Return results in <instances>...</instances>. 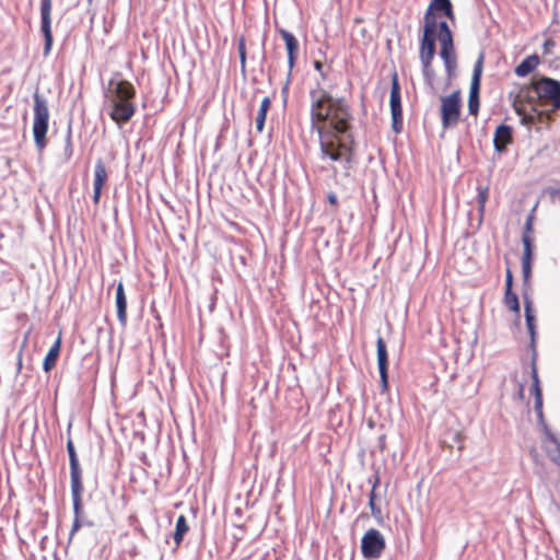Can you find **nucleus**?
Masks as SVG:
<instances>
[{
  "mask_svg": "<svg viewBox=\"0 0 560 560\" xmlns=\"http://www.w3.org/2000/svg\"><path fill=\"white\" fill-rule=\"evenodd\" d=\"M310 129L316 133L349 132L352 128V112L348 102L335 97L324 88L317 86L308 92Z\"/></svg>",
  "mask_w": 560,
  "mask_h": 560,
  "instance_id": "f257e3e1",
  "label": "nucleus"
},
{
  "mask_svg": "<svg viewBox=\"0 0 560 560\" xmlns=\"http://www.w3.org/2000/svg\"><path fill=\"white\" fill-rule=\"evenodd\" d=\"M440 13H443L450 20H454L455 15L451 0H431L424 14L422 37L434 38L440 42V56L444 61L448 77H452L457 67L453 34L447 22H438Z\"/></svg>",
  "mask_w": 560,
  "mask_h": 560,
  "instance_id": "f03ea898",
  "label": "nucleus"
},
{
  "mask_svg": "<svg viewBox=\"0 0 560 560\" xmlns=\"http://www.w3.org/2000/svg\"><path fill=\"white\" fill-rule=\"evenodd\" d=\"M319 159L324 162L339 163L347 171L352 168L354 160V140L349 132L317 133Z\"/></svg>",
  "mask_w": 560,
  "mask_h": 560,
  "instance_id": "7ed1b4c3",
  "label": "nucleus"
},
{
  "mask_svg": "<svg viewBox=\"0 0 560 560\" xmlns=\"http://www.w3.org/2000/svg\"><path fill=\"white\" fill-rule=\"evenodd\" d=\"M136 88L128 80L109 82L105 98L109 103L108 115L117 126H124L136 114Z\"/></svg>",
  "mask_w": 560,
  "mask_h": 560,
  "instance_id": "20e7f679",
  "label": "nucleus"
},
{
  "mask_svg": "<svg viewBox=\"0 0 560 560\" xmlns=\"http://www.w3.org/2000/svg\"><path fill=\"white\" fill-rule=\"evenodd\" d=\"M33 136L36 148L43 151L47 145L49 127V108L45 98L38 92L34 94Z\"/></svg>",
  "mask_w": 560,
  "mask_h": 560,
  "instance_id": "39448f33",
  "label": "nucleus"
},
{
  "mask_svg": "<svg viewBox=\"0 0 560 560\" xmlns=\"http://www.w3.org/2000/svg\"><path fill=\"white\" fill-rule=\"evenodd\" d=\"M536 85V94L538 97L539 106L550 104L552 106L551 110L560 109V82L542 77L538 80H535Z\"/></svg>",
  "mask_w": 560,
  "mask_h": 560,
  "instance_id": "423d86ee",
  "label": "nucleus"
},
{
  "mask_svg": "<svg viewBox=\"0 0 560 560\" xmlns=\"http://www.w3.org/2000/svg\"><path fill=\"white\" fill-rule=\"evenodd\" d=\"M510 100L512 102V107L517 115H522L526 112L527 104L530 108L539 106L535 80L532 81L530 84L521 85L515 93L511 92Z\"/></svg>",
  "mask_w": 560,
  "mask_h": 560,
  "instance_id": "0eeeda50",
  "label": "nucleus"
},
{
  "mask_svg": "<svg viewBox=\"0 0 560 560\" xmlns=\"http://www.w3.org/2000/svg\"><path fill=\"white\" fill-rule=\"evenodd\" d=\"M385 548V538L378 529L370 528L361 539V552L366 560L381 558Z\"/></svg>",
  "mask_w": 560,
  "mask_h": 560,
  "instance_id": "6e6552de",
  "label": "nucleus"
},
{
  "mask_svg": "<svg viewBox=\"0 0 560 560\" xmlns=\"http://www.w3.org/2000/svg\"><path fill=\"white\" fill-rule=\"evenodd\" d=\"M435 40L434 38H420L419 58L422 65V74L428 85L433 88L435 71L432 67V61L435 56Z\"/></svg>",
  "mask_w": 560,
  "mask_h": 560,
  "instance_id": "1a4fd4ad",
  "label": "nucleus"
},
{
  "mask_svg": "<svg viewBox=\"0 0 560 560\" xmlns=\"http://www.w3.org/2000/svg\"><path fill=\"white\" fill-rule=\"evenodd\" d=\"M460 92L454 91L451 95L441 98V120L444 128L458 124L460 118Z\"/></svg>",
  "mask_w": 560,
  "mask_h": 560,
  "instance_id": "9d476101",
  "label": "nucleus"
},
{
  "mask_svg": "<svg viewBox=\"0 0 560 560\" xmlns=\"http://www.w3.org/2000/svg\"><path fill=\"white\" fill-rule=\"evenodd\" d=\"M524 311H525V320L526 327L529 334V347L533 351V361L536 357V339H537V319L534 314L533 303L529 299L524 300ZM530 374H532V385H539V380L537 375L536 365L533 362L530 365Z\"/></svg>",
  "mask_w": 560,
  "mask_h": 560,
  "instance_id": "9b49d317",
  "label": "nucleus"
},
{
  "mask_svg": "<svg viewBox=\"0 0 560 560\" xmlns=\"http://www.w3.org/2000/svg\"><path fill=\"white\" fill-rule=\"evenodd\" d=\"M389 105L393 120V129L396 133H399L402 128V107L400 101V86L397 73H395L392 79Z\"/></svg>",
  "mask_w": 560,
  "mask_h": 560,
  "instance_id": "f8f14e48",
  "label": "nucleus"
},
{
  "mask_svg": "<svg viewBox=\"0 0 560 560\" xmlns=\"http://www.w3.org/2000/svg\"><path fill=\"white\" fill-rule=\"evenodd\" d=\"M51 0H40V30L45 38L44 55L47 56L52 46Z\"/></svg>",
  "mask_w": 560,
  "mask_h": 560,
  "instance_id": "ddd939ff",
  "label": "nucleus"
},
{
  "mask_svg": "<svg viewBox=\"0 0 560 560\" xmlns=\"http://www.w3.org/2000/svg\"><path fill=\"white\" fill-rule=\"evenodd\" d=\"M537 107L530 108V112H524L518 115L521 117V124L530 127L536 124H550L553 120V110H544Z\"/></svg>",
  "mask_w": 560,
  "mask_h": 560,
  "instance_id": "4468645a",
  "label": "nucleus"
},
{
  "mask_svg": "<svg viewBox=\"0 0 560 560\" xmlns=\"http://www.w3.org/2000/svg\"><path fill=\"white\" fill-rule=\"evenodd\" d=\"M107 177H108V174H107L105 163L103 162V160L98 159L95 163V168H94V180H93V189H94L93 202H94V205L100 203L102 190L107 182Z\"/></svg>",
  "mask_w": 560,
  "mask_h": 560,
  "instance_id": "2eb2a0df",
  "label": "nucleus"
},
{
  "mask_svg": "<svg viewBox=\"0 0 560 560\" xmlns=\"http://www.w3.org/2000/svg\"><path fill=\"white\" fill-rule=\"evenodd\" d=\"M513 142V129L508 125H500L495 128L493 133V145L497 152L503 153L506 151L508 145Z\"/></svg>",
  "mask_w": 560,
  "mask_h": 560,
  "instance_id": "dca6fc26",
  "label": "nucleus"
},
{
  "mask_svg": "<svg viewBox=\"0 0 560 560\" xmlns=\"http://www.w3.org/2000/svg\"><path fill=\"white\" fill-rule=\"evenodd\" d=\"M279 34L284 40L287 52H288V65L289 70L291 71L294 66L299 54V42L296 37L287 30L280 28Z\"/></svg>",
  "mask_w": 560,
  "mask_h": 560,
  "instance_id": "f3484780",
  "label": "nucleus"
},
{
  "mask_svg": "<svg viewBox=\"0 0 560 560\" xmlns=\"http://www.w3.org/2000/svg\"><path fill=\"white\" fill-rule=\"evenodd\" d=\"M376 350H377V364H378V370H380L381 383H382V385H387L388 384V375H387L388 354H387L386 343L382 337L377 338Z\"/></svg>",
  "mask_w": 560,
  "mask_h": 560,
  "instance_id": "a211bd4d",
  "label": "nucleus"
},
{
  "mask_svg": "<svg viewBox=\"0 0 560 560\" xmlns=\"http://www.w3.org/2000/svg\"><path fill=\"white\" fill-rule=\"evenodd\" d=\"M115 303H116V308H117L118 320L122 326H126V324H127V298H126V293H125L124 283L121 281H119L116 287Z\"/></svg>",
  "mask_w": 560,
  "mask_h": 560,
  "instance_id": "6ab92c4d",
  "label": "nucleus"
},
{
  "mask_svg": "<svg viewBox=\"0 0 560 560\" xmlns=\"http://www.w3.org/2000/svg\"><path fill=\"white\" fill-rule=\"evenodd\" d=\"M67 451L69 455V463H70V479L71 482L75 481H82V470L80 467V463L77 456V452L73 445V442L69 440L67 442Z\"/></svg>",
  "mask_w": 560,
  "mask_h": 560,
  "instance_id": "aec40b11",
  "label": "nucleus"
},
{
  "mask_svg": "<svg viewBox=\"0 0 560 560\" xmlns=\"http://www.w3.org/2000/svg\"><path fill=\"white\" fill-rule=\"evenodd\" d=\"M540 63L538 55L533 54L526 57L514 70L515 74L520 78H524L532 73Z\"/></svg>",
  "mask_w": 560,
  "mask_h": 560,
  "instance_id": "412c9836",
  "label": "nucleus"
},
{
  "mask_svg": "<svg viewBox=\"0 0 560 560\" xmlns=\"http://www.w3.org/2000/svg\"><path fill=\"white\" fill-rule=\"evenodd\" d=\"M61 348V336L59 335L54 345L48 350L45 355L43 368L46 372H49L52 368H55Z\"/></svg>",
  "mask_w": 560,
  "mask_h": 560,
  "instance_id": "4be33fe9",
  "label": "nucleus"
},
{
  "mask_svg": "<svg viewBox=\"0 0 560 560\" xmlns=\"http://www.w3.org/2000/svg\"><path fill=\"white\" fill-rule=\"evenodd\" d=\"M82 481L71 482V497L73 503L74 517L80 518L82 512V493H83Z\"/></svg>",
  "mask_w": 560,
  "mask_h": 560,
  "instance_id": "5701e85b",
  "label": "nucleus"
},
{
  "mask_svg": "<svg viewBox=\"0 0 560 560\" xmlns=\"http://www.w3.org/2000/svg\"><path fill=\"white\" fill-rule=\"evenodd\" d=\"M271 107V100L269 96H265L260 103L259 109L256 116V129L260 133L264 130L267 113Z\"/></svg>",
  "mask_w": 560,
  "mask_h": 560,
  "instance_id": "b1692460",
  "label": "nucleus"
},
{
  "mask_svg": "<svg viewBox=\"0 0 560 560\" xmlns=\"http://www.w3.org/2000/svg\"><path fill=\"white\" fill-rule=\"evenodd\" d=\"M489 199V187L488 186H478L477 187V203H478V213H479V222L483 221L485 212H486V203Z\"/></svg>",
  "mask_w": 560,
  "mask_h": 560,
  "instance_id": "393cba45",
  "label": "nucleus"
},
{
  "mask_svg": "<svg viewBox=\"0 0 560 560\" xmlns=\"http://www.w3.org/2000/svg\"><path fill=\"white\" fill-rule=\"evenodd\" d=\"M529 395L534 398V410L539 420H542V394L541 387H529Z\"/></svg>",
  "mask_w": 560,
  "mask_h": 560,
  "instance_id": "a878e982",
  "label": "nucleus"
},
{
  "mask_svg": "<svg viewBox=\"0 0 560 560\" xmlns=\"http://www.w3.org/2000/svg\"><path fill=\"white\" fill-rule=\"evenodd\" d=\"M188 529L189 527L186 517L184 515H179L176 521V527L174 533V540L177 546L183 541L184 536L188 532Z\"/></svg>",
  "mask_w": 560,
  "mask_h": 560,
  "instance_id": "bb28decb",
  "label": "nucleus"
},
{
  "mask_svg": "<svg viewBox=\"0 0 560 560\" xmlns=\"http://www.w3.org/2000/svg\"><path fill=\"white\" fill-rule=\"evenodd\" d=\"M504 304L506 307L514 312L515 314H520V302L517 295L512 291H505L504 293Z\"/></svg>",
  "mask_w": 560,
  "mask_h": 560,
  "instance_id": "cd10ccee",
  "label": "nucleus"
},
{
  "mask_svg": "<svg viewBox=\"0 0 560 560\" xmlns=\"http://www.w3.org/2000/svg\"><path fill=\"white\" fill-rule=\"evenodd\" d=\"M378 483V478L375 479V482L373 485V488L369 494V506L371 509V513L374 517H381L382 516V511L380 509V506L376 505L375 503V489H376V486Z\"/></svg>",
  "mask_w": 560,
  "mask_h": 560,
  "instance_id": "c85d7f7f",
  "label": "nucleus"
},
{
  "mask_svg": "<svg viewBox=\"0 0 560 560\" xmlns=\"http://www.w3.org/2000/svg\"><path fill=\"white\" fill-rule=\"evenodd\" d=\"M237 50H238V55H240L241 70H242V72H245L246 71V43H245V38L243 36L238 39Z\"/></svg>",
  "mask_w": 560,
  "mask_h": 560,
  "instance_id": "c756f323",
  "label": "nucleus"
},
{
  "mask_svg": "<svg viewBox=\"0 0 560 560\" xmlns=\"http://www.w3.org/2000/svg\"><path fill=\"white\" fill-rule=\"evenodd\" d=\"M522 242L524 245V253L522 258L533 259V241L530 235L523 234Z\"/></svg>",
  "mask_w": 560,
  "mask_h": 560,
  "instance_id": "7c9ffc66",
  "label": "nucleus"
},
{
  "mask_svg": "<svg viewBox=\"0 0 560 560\" xmlns=\"http://www.w3.org/2000/svg\"><path fill=\"white\" fill-rule=\"evenodd\" d=\"M468 108L470 114L477 115L479 108L478 94H469Z\"/></svg>",
  "mask_w": 560,
  "mask_h": 560,
  "instance_id": "2f4dec72",
  "label": "nucleus"
},
{
  "mask_svg": "<svg viewBox=\"0 0 560 560\" xmlns=\"http://www.w3.org/2000/svg\"><path fill=\"white\" fill-rule=\"evenodd\" d=\"M530 268H532V259L522 258V269H523V275L525 278H527L529 276Z\"/></svg>",
  "mask_w": 560,
  "mask_h": 560,
  "instance_id": "473e14b6",
  "label": "nucleus"
},
{
  "mask_svg": "<svg viewBox=\"0 0 560 560\" xmlns=\"http://www.w3.org/2000/svg\"><path fill=\"white\" fill-rule=\"evenodd\" d=\"M480 79L471 78L469 94H479Z\"/></svg>",
  "mask_w": 560,
  "mask_h": 560,
  "instance_id": "72a5a7b5",
  "label": "nucleus"
},
{
  "mask_svg": "<svg viewBox=\"0 0 560 560\" xmlns=\"http://www.w3.org/2000/svg\"><path fill=\"white\" fill-rule=\"evenodd\" d=\"M313 65H314L315 70H316L317 72H319V74H320L322 79H323V80H326V79H327V74H326V73H325V71H324V65H323V62H322V61H319V60H315Z\"/></svg>",
  "mask_w": 560,
  "mask_h": 560,
  "instance_id": "f704fd0d",
  "label": "nucleus"
},
{
  "mask_svg": "<svg viewBox=\"0 0 560 560\" xmlns=\"http://www.w3.org/2000/svg\"><path fill=\"white\" fill-rule=\"evenodd\" d=\"M81 526H82L81 520L78 517H74L73 524H72V527L70 530V538L73 537V535L81 528Z\"/></svg>",
  "mask_w": 560,
  "mask_h": 560,
  "instance_id": "c9c22d12",
  "label": "nucleus"
},
{
  "mask_svg": "<svg viewBox=\"0 0 560 560\" xmlns=\"http://www.w3.org/2000/svg\"><path fill=\"white\" fill-rule=\"evenodd\" d=\"M556 43L551 39V38H548L545 40L544 43V54H550L551 52V49L555 47Z\"/></svg>",
  "mask_w": 560,
  "mask_h": 560,
  "instance_id": "e433bc0d",
  "label": "nucleus"
},
{
  "mask_svg": "<svg viewBox=\"0 0 560 560\" xmlns=\"http://www.w3.org/2000/svg\"><path fill=\"white\" fill-rule=\"evenodd\" d=\"M513 276L510 269L506 270L505 291L512 290Z\"/></svg>",
  "mask_w": 560,
  "mask_h": 560,
  "instance_id": "4c0bfd02",
  "label": "nucleus"
},
{
  "mask_svg": "<svg viewBox=\"0 0 560 560\" xmlns=\"http://www.w3.org/2000/svg\"><path fill=\"white\" fill-rule=\"evenodd\" d=\"M481 70H482V62H481V60H479V61L477 62V65L475 66L474 73H472V78H478V79H480Z\"/></svg>",
  "mask_w": 560,
  "mask_h": 560,
  "instance_id": "58836bf2",
  "label": "nucleus"
},
{
  "mask_svg": "<svg viewBox=\"0 0 560 560\" xmlns=\"http://www.w3.org/2000/svg\"><path fill=\"white\" fill-rule=\"evenodd\" d=\"M550 458L555 464L560 465V447H559V445L557 446L556 452L550 454Z\"/></svg>",
  "mask_w": 560,
  "mask_h": 560,
  "instance_id": "ea45409f",
  "label": "nucleus"
},
{
  "mask_svg": "<svg viewBox=\"0 0 560 560\" xmlns=\"http://www.w3.org/2000/svg\"><path fill=\"white\" fill-rule=\"evenodd\" d=\"M327 199H328V202H329L331 206H334V207H337V206H338V199H337L336 194L330 192V194L327 196Z\"/></svg>",
  "mask_w": 560,
  "mask_h": 560,
  "instance_id": "a19ab883",
  "label": "nucleus"
},
{
  "mask_svg": "<svg viewBox=\"0 0 560 560\" xmlns=\"http://www.w3.org/2000/svg\"><path fill=\"white\" fill-rule=\"evenodd\" d=\"M532 232H533L532 218H528V220L526 222L524 234H528L529 235Z\"/></svg>",
  "mask_w": 560,
  "mask_h": 560,
  "instance_id": "79ce46f5",
  "label": "nucleus"
},
{
  "mask_svg": "<svg viewBox=\"0 0 560 560\" xmlns=\"http://www.w3.org/2000/svg\"><path fill=\"white\" fill-rule=\"evenodd\" d=\"M518 395H520L521 398L524 397V387H520Z\"/></svg>",
  "mask_w": 560,
  "mask_h": 560,
  "instance_id": "37998d69",
  "label": "nucleus"
},
{
  "mask_svg": "<svg viewBox=\"0 0 560 560\" xmlns=\"http://www.w3.org/2000/svg\"><path fill=\"white\" fill-rule=\"evenodd\" d=\"M92 0H89V2H91Z\"/></svg>",
  "mask_w": 560,
  "mask_h": 560,
  "instance_id": "c03bdc74",
  "label": "nucleus"
}]
</instances>
